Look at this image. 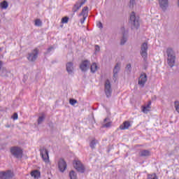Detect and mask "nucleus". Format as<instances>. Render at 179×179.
I'll use <instances>...</instances> for the list:
<instances>
[{
  "label": "nucleus",
  "instance_id": "nucleus-2",
  "mask_svg": "<svg viewBox=\"0 0 179 179\" xmlns=\"http://www.w3.org/2000/svg\"><path fill=\"white\" fill-rule=\"evenodd\" d=\"M130 24L132 30H138L141 27V24L139 23V17H136L135 15V12L134 11L130 15Z\"/></svg>",
  "mask_w": 179,
  "mask_h": 179
},
{
  "label": "nucleus",
  "instance_id": "nucleus-22",
  "mask_svg": "<svg viewBox=\"0 0 179 179\" xmlns=\"http://www.w3.org/2000/svg\"><path fill=\"white\" fill-rule=\"evenodd\" d=\"M89 10V7L85 6L83 8L82 12L79 14V16H83V17H86V13H87Z\"/></svg>",
  "mask_w": 179,
  "mask_h": 179
},
{
  "label": "nucleus",
  "instance_id": "nucleus-31",
  "mask_svg": "<svg viewBox=\"0 0 179 179\" xmlns=\"http://www.w3.org/2000/svg\"><path fill=\"white\" fill-rule=\"evenodd\" d=\"M68 22H69V17H64L62 18V24H65V23H68Z\"/></svg>",
  "mask_w": 179,
  "mask_h": 179
},
{
  "label": "nucleus",
  "instance_id": "nucleus-1",
  "mask_svg": "<svg viewBox=\"0 0 179 179\" xmlns=\"http://www.w3.org/2000/svg\"><path fill=\"white\" fill-rule=\"evenodd\" d=\"M166 55H167V64L170 68H173L176 64V52L171 48H168L166 49Z\"/></svg>",
  "mask_w": 179,
  "mask_h": 179
},
{
  "label": "nucleus",
  "instance_id": "nucleus-11",
  "mask_svg": "<svg viewBox=\"0 0 179 179\" xmlns=\"http://www.w3.org/2000/svg\"><path fill=\"white\" fill-rule=\"evenodd\" d=\"M159 8L163 12H166L169 8V0H158Z\"/></svg>",
  "mask_w": 179,
  "mask_h": 179
},
{
  "label": "nucleus",
  "instance_id": "nucleus-14",
  "mask_svg": "<svg viewBox=\"0 0 179 179\" xmlns=\"http://www.w3.org/2000/svg\"><path fill=\"white\" fill-rule=\"evenodd\" d=\"M89 68H90V62L89 60L82 62L80 65V69H81L82 72H86Z\"/></svg>",
  "mask_w": 179,
  "mask_h": 179
},
{
  "label": "nucleus",
  "instance_id": "nucleus-35",
  "mask_svg": "<svg viewBox=\"0 0 179 179\" xmlns=\"http://www.w3.org/2000/svg\"><path fill=\"white\" fill-rule=\"evenodd\" d=\"M142 111L143 113H144V114H148V111H150V110H149V108H145V106H142Z\"/></svg>",
  "mask_w": 179,
  "mask_h": 179
},
{
  "label": "nucleus",
  "instance_id": "nucleus-15",
  "mask_svg": "<svg viewBox=\"0 0 179 179\" xmlns=\"http://www.w3.org/2000/svg\"><path fill=\"white\" fill-rule=\"evenodd\" d=\"M86 1L87 0H82V1H80V0H78L73 7V10H72L73 12L74 13L75 12H78L80 8H82L83 5H85V3L86 2Z\"/></svg>",
  "mask_w": 179,
  "mask_h": 179
},
{
  "label": "nucleus",
  "instance_id": "nucleus-8",
  "mask_svg": "<svg viewBox=\"0 0 179 179\" xmlns=\"http://www.w3.org/2000/svg\"><path fill=\"white\" fill-rule=\"evenodd\" d=\"M105 93L106 97H111V93H113V90H111V83H110V80L107 79L105 82Z\"/></svg>",
  "mask_w": 179,
  "mask_h": 179
},
{
  "label": "nucleus",
  "instance_id": "nucleus-17",
  "mask_svg": "<svg viewBox=\"0 0 179 179\" xmlns=\"http://www.w3.org/2000/svg\"><path fill=\"white\" fill-rule=\"evenodd\" d=\"M99 143V140L96 139V138H92L90 141V148H91V149H96V145H98Z\"/></svg>",
  "mask_w": 179,
  "mask_h": 179
},
{
  "label": "nucleus",
  "instance_id": "nucleus-41",
  "mask_svg": "<svg viewBox=\"0 0 179 179\" xmlns=\"http://www.w3.org/2000/svg\"><path fill=\"white\" fill-rule=\"evenodd\" d=\"M85 19H86V17H83V19H81V20H80V23H81L82 24H83V23H85Z\"/></svg>",
  "mask_w": 179,
  "mask_h": 179
},
{
  "label": "nucleus",
  "instance_id": "nucleus-38",
  "mask_svg": "<svg viewBox=\"0 0 179 179\" xmlns=\"http://www.w3.org/2000/svg\"><path fill=\"white\" fill-rule=\"evenodd\" d=\"M126 69H127L129 72H131V64H127Z\"/></svg>",
  "mask_w": 179,
  "mask_h": 179
},
{
  "label": "nucleus",
  "instance_id": "nucleus-19",
  "mask_svg": "<svg viewBox=\"0 0 179 179\" xmlns=\"http://www.w3.org/2000/svg\"><path fill=\"white\" fill-rule=\"evenodd\" d=\"M110 127H111V121H110V118L106 117L103 120L102 128H110Z\"/></svg>",
  "mask_w": 179,
  "mask_h": 179
},
{
  "label": "nucleus",
  "instance_id": "nucleus-12",
  "mask_svg": "<svg viewBox=\"0 0 179 179\" xmlns=\"http://www.w3.org/2000/svg\"><path fill=\"white\" fill-rule=\"evenodd\" d=\"M66 162H65V160L64 159H60L58 162V168L59 171H61V173H64V171H65V170H66Z\"/></svg>",
  "mask_w": 179,
  "mask_h": 179
},
{
  "label": "nucleus",
  "instance_id": "nucleus-48",
  "mask_svg": "<svg viewBox=\"0 0 179 179\" xmlns=\"http://www.w3.org/2000/svg\"><path fill=\"white\" fill-rule=\"evenodd\" d=\"M2 51V48H0V52Z\"/></svg>",
  "mask_w": 179,
  "mask_h": 179
},
{
  "label": "nucleus",
  "instance_id": "nucleus-40",
  "mask_svg": "<svg viewBox=\"0 0 179 179\" xmlns=\"http://www.w3.org/2000/svg\"><path fill=\"white\" fill-rule=\"evenodd\" d=\"M97 26H98V27L99 28V29H103V24L101 23V22H99L98 24H97Z\"/></svg>",
  "mask_w": 179,
  "mask_h": 179
},
{
  "label": "nucleus",
  "instance_id": "nucleus-34",
  "mask_svg": "<svg viewBox=\"0 0 179 179\" xmlns=\"http://www.w3.org/2000/svg\"><path fill=\"white\" fill-rule=\"evenodd\" d=\"M175 108L178 113H179V101H175Z\"/></svg>",
  "mask_w": 179,
  "mask_h": 179
},
{
  "label": "nucleus",
  "instance_id": "nucleus-27",
  "mask_svg": "<svg viewBox=\"0 0 179 179\" xmlns=\"http://www.w3.org/2000/svg\"><path fill=\"white\" fill-rule=\"evenodd\" d=\"M69 177L71 179H76L77 178L76 173H75V171H70Z\"/></svg>",
  "mask_w": 179,
  "mask_h": 179
},
{
  "label": "nucleus",
  "instance_id": "nucleus-7",
  "mask_svg": "<svg viewBox=\"0 0 179 179\" xmlns=\"http://www.w3.org/2000/svg\"><path fill=\"white\" fill-rule=\"evenodd\" d=\"M37 57H38V49L35 48L31 53L28 54L27 59L30 62H34L37 59Z\"/></svg>",
  "mask_w": 179,
  "mask_h": 179
},
{
  "label": "nucleus",
  "instance_id": "nucleus-43",
  "mask_svg": "<svg viewBox=\"0 0 179 179\" xmlns=\"http://www.w3.org/2000/svg\"><path fill=\"white\" fill-rule=\"evenodd\" d=\"M49 127H50V128H54V124H52V122L49 124Z\"/></svg>",
  "mask_w": 179,
  "mask_h": 179
},
{
  "label": "nucleus",
  "instance_id": "nucleus-39",
  "mask_svg": "<svg viewBox=\"0 0 179 179\" xmlns=\"http://www.w3.org/2000/svg\"><path fill=\"white\" fill-rule=\"evenodd\" d=\"M52 50H54V47L51 46L49 48H48L47 53L51 52Z\"/></svg>",
  "mask_w": 179,
  "mask_h": 179
},
{
  "label": "nucleus",
  "instance_id": "nucleus-29",
  "mask_svg": "<svg viewBox=\"0 0 179 179\" xmlns=\"http://www.w3.org/2000/svg\"><path fill=\"white\" fill-rule=\"evenodd\" d=\"M44 120H45V117L44 116H39V117L38 118V125H40L41 124H43V122H44Z\"/></svg>",
  "mask_w": 179,
  "mask_h": 179
},
{
  "label": "nucleus",
  "instance_id": "nucleus-13",
  "mask_svg": "<svg viewBox=\"0 0 179 179\" xmlns=\"http://www.w3.org/2000/svg\"><path fill=\"white\" fill-rule=\"evenodd\" d=\"M121 69V65L119 63H117L113 69V80L117 82V78H118V73Z\"/></svg>",
  "mask_w": 179,
  "mask_h": 179
},
{
  "label": "nucleus",
  "instance_id": "nucleus-6",
  "mask_svg": "<svg viewBox=\"0 0 179 179\" xmlns=\"http://www.w3.org/2000/svg\"><path fill=\"white\" fill-rule=\"evenodd\" d=\"M15 177V173L10 170L0 172V179H11Z\"/></svg>",
  "mask_w": 179,
  "mask_h": 179
},
{
  "label": "nucleus",
  "instance_id": "nucleus-26",
  "mask_svg": "<svg viewBox=\"0 0 179 179\" xmlns=\"http://www.w3.org/2000/svg\"><path fill=\"white\" fill-rule=\"evenodd\" d=\"M90 70L92 73H94L97 71V64L96 63H92L90 66Z\"/></svg>",
  "mask_w": 179,
  "mask_h": 179
},
{
  "label": "nucleus",
  "instance_id": "nucleus-36",
  "mask_svg": "<svg viewBox=\"0 0 179 179\" xmlns=\"http://www.w3.org/2000/svg\"><path fill=\"white\" fill-rule=\"evenodd\" d=\"M11 117H12L13 120H17V118H18L17 113H15L12 115Z\"/></svg>",
  "mask_w": 179,
  "mask_h": 179
},
{
  "label": "nucleus",
  "instance_id": "nucleus-3",
  "mask_svg": "<svg viewBox=\"0 0 179 179\" xmlns=\"http://www.w3.org/2000/svg\"><path fill=\"white\" fill-rule=\"evenodd\" d=\"M10 152L15 159H22L23 157V150L20 147L13 146L10 148Z\"/></svg>",
  "mask_w": 179,
  "mask_h": 179
},
{
  "label": "nucleus",
  "instance_id": "nucleus-42",
  "mask_svg": "<svg viewBox=\"0 0 179 179\" xmlns=\"http://www.w3.org/2000/svg\"><path fill=\"white\" fill-rule=\"evenodd\" d=\"M3 65V62L0 60V69H1L2 66Z\"/></svg>",
  "mask_w": 179,
  "mask_h": 179
},
{
  "label": "nucleus",
  "instance_id": "nucleus-16",
  "mask_svg": "<svg viewBox=\"0 0 179 179\" xmlns=\"http://www.w3.org/2000/svg\"><path fill=\"white\" fill-rule=\"evenodd\" d=\"M66 69L69 73V75H72L73 73V63L72 62H69L66 64Z\"/></svg>",
  "mask_w": 179,
  "mask_h": 179
},
{
  "label": "nucleus",
  "instance_id": "nucleus-9",
  "mask_svg": "<svg viewBox=\"0 0 179 179\" xmlns=\"http://www.w3.org/2000/svg\"><path fill=\"white\" fill-rule=\"evenodd\" d=\"M73 166L79 173H85V167L80 161H73Z\"/></svg>",
  "mask_w": 179,
  "mask_h": 179
},
{
  "label": "nucleus",
  "instance_id": "nucleus-18",
  "mask_svg": "<svg viewBox=\"0 0 179 179\" xmlns=\"http://www.w3.org/2000/svg\"><path fill=\"white\" fill-rule=\"evenodd\" d=\"M9 75V71L5 67H1L0 69V76L2 78H7Z\"/></svg>",
  "mask_w": 179,
  "mask_h": 179
},
{
  "label": "nucleus",
  "instance_id": "nucleus-37",
  "mask_svg": "<svg viewBox=\"0 0 179 179\" xmlns=\"http://www.w3.org/2000/svg\"><path fill=\"white\" fill-rule=\"evenodd\" d=\"M95 51L96 52H100V46L99 45H95Z\"/></svg>",
  "mask_w": 179,
  "mask_h": 179
},
{
  "label": "nucleus",
  "instance_id": "nucleus-4",
  "mask_svg": "<svg viewBox=\"0 0 179 179\" xmlns=\"http://www.w3.org/2000/svg\"><path fill=\"white\" fill-rule=\"evenodd\" d=\"M148 43L144 42L142 43L141 46V51H140V54L142 57V58H143L145 62H146L148 61Z\"/></svg>",
  "mask_w": 179,
  "mask_h": 179
},
{
  "label": "nucleus",
  "instance_id": "nucleus-10",
  "mask_svg": "<svg viewBox=\"0 0 179 179\" xmlns=\"http://www.w3.org/2000/svg\"><path fill=\"white\" fill-rule=\"evenodd\" d=\"M148 82V75L146 73H142L138 79V85L141 86V87H145V83Z\"/></svg>",
  "mask_w": 179,
  "mask_h": 179
},
{
  "label": "nucleus",
  "instance_id": "nucleus-21",
  "mask_svg": "<svg viewBox=\"0 0 179 179\" xmlns=\"http://www.w3.org/2000/svg\"><path fill=\"white\" fill-rule=\"evenodd\" d=\"M140 156L141 157H148V156H150V151L148 150H143L140 152Z\"/></svg>",
  "mask_w": 179,
  "mask_h": 179
},
{
  "label": "nucleus",
  "instance_id": "nucleus-46",
  "mask_svg": "<svg viewBox=\"0 0 179 179\" xmlns=\"http://www.w3.org/2000/svg\"><path fill=\"white\" fill-rule=\"evenodd\" d=\"M148 105L150 106H150L152 105V101H150L148 102Z\"/></svg>",
  "mask_w": 179,
  "mask_h": 179
},
{
  "label": "nucleus",
  "instance_id": "nucleus-47",
  "mask_svg": "<svg viewBox=\"0 0 179 179\" xmlns=\"http://www.w3.org/2000/svg\"><path fill=\"white\" fill-rule=\"evenodd\" d=\"M122 30H125V28H124V27H123V28H122Z\"/></svg>",
  "mask_w": 179,
  "mask_h": 179
},
{
  "label": "nucleus",
  "instance_id": "nucleus-24",
  "mask_svg": "<svg viewBox=\"0 0 179 179\" xmlns=\"http://www.w3.org/2000/svg\"><path fill=\"white\" fill-rule=\"evenodd\" d=\"M9 6V4L8 3V1H3L1 3H0V8L1 9H6L8 8V6Z\"/></svg>",
  "mask_w": 179,
  "mask_h": 179
},
{
  "label": "nucleus",
  "instance_id": "nucleus-32",
  "mask_svg": "<svg viewBox=\"0 0 179 179\" xmlns=\"http://www.w3.org/2000/svg\"><path fill=\"white\" fill-rule=\"evenodd\" d=\"M136 3V1L135 0H130L129 1V6L131 9L134 8V6L135 5Z\"/></svg>",
  "mask_w": 179,
  "mask_h": 179
},
{
  "label": "nucleus",
  "instance_id": "nucleus-33",
  "mask_svg": "<svg viewBox=\"0 0 179 179\" xmlns=\"http://www.w3.org/2000/svg\"><path fill=\"white\" fill-rule=\"evenodd\" d=\"M76 103H78V101L76 99H69V103L71 106H75V104H76Z\"/></svg>",
  "mask_w": 179,
  "mask_h": 179
},
{
  "label": "nucleus",
  "instance_id": "nucleus-5",
  "mask_svg": "<svg viewBox=\"0 0 179 179\" xmlns=\"http://www.w3.org/2000/svg\"><path fill=\"white\" fill-rule=\"evenodd\" d=\"M39 152L43 162H45V163H50V155H48V150H47L45 147H42L40 148Z\"/></svg>",
  "mask_w": 179,
  "mask_h": 179
},
{
  "label": "nucleus",
  "instance_id": "nucleus-20",
  "mask_svg": "<svg viewBox=\"0 0 179 179\" xmlns=\"http://www.w3.org/2000/svg\"><path fill=\"white\" fill-rule=\"evenodd\" d=\"M131 127V123L128 121H125L120 126V129H128Z\"/></svg>",
  "mask_w": 179,
  "mask_h": 179
},
{
  "label": "nucleus",
  "instance_id": "nucleus-28",
  "mask_svg": "<svg viewBox=\"0 0 179 179\" xmlns=\"http://www.w3.org/2000/svg\"><path fill=\"white\" fill-rule=\"evenodd\" d=\"M35 26H37L38 27H41V26H43V22H41V20L36 19L35 20Z\"/></svg>",
  "mask_w": 179,
  "mask_h": 179
},
{
  "label": "nucleus",
  "instance_id": "nucleus-44",
  "mask_svg": "<svg viewBox=\"0 0 179 179\" xmlns=\"http://www.w3.org/2000/svg\"><path fill=\"white\" fill-rule=\"evenodd\" d=\"M144 107H145V108H148V109H150V106L148 105V104H147L145 106H144Z\"/></svg>",
  "mask_w": 179,
  "mask_h": 179
},
{
  "label": "nucleus",
  "instance_id": "nucleus-25",
  "mask_svg": "<svg viewBox=\"0 0 179 179\" xmlns=\"http://www.w3.org/2000/svg\"><path fill=\"white\" fill-rule=\"evenodd\" d=\"M127 36H125V31H123L122 32V38L121 39V41H120V44L121 45H124V44H125L127 43Z\"/></svg>",
  "mask_w": 179,
  "mask_h": 179
},
{
  "label": "nucleus",
  "instance_id": "nucleus-45",
  "mask_svg": "<svg viewBox=\"0 0 179 179\" xmlns=\"http://www.w3.org/2000/svg\"><path fill=\"white\" fill-rule=\"evenodd\" d=\"M6 128H10V124H6Z\"/></svg>",
  "mask_w": 179,
  "mask_h": 179
},
{
  "label": "nucleus",
  "instance_id": "nucleus-30",
  "mask_svg": "<svg viewBox=\"0 0 179 179\" xmlns=\"http://www.w3.org/2000/svg\"><path fill=\"white\" fill-rule=\"evenodd\" d=\"M148 179H157V176L156 173L148 174Z\"/></svg>",
  "mask_w": 179,
  "mask_h": 179
},
{
  "label": "nucleus",
  "instance_id": "nucleus-23",
  "mask_svg": "<svg viewBox=\"0 0 179 179\" xmlns=\"http://www.w3.org/2000/svg\"><path fill=\"white\" fill-rule=\"evenodd\" d=\"M31 177H34V178H38L40 177V171L35 170L31 173Z\"/></svg>",
  "mask_w": 179,
  "mask_h": 179
}]
</instances>
